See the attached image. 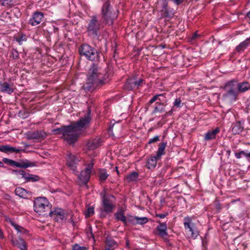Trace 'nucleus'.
Returning a JSON list of instances; mask_svg holds the SVG:
<instances>
[{"mask_svg":"<svg viewBox=\"0 0 250 250\" xmlns=\"http://www.w3.org/2000/svg\"><path fill=\"white\" fill-rule=\"evenodd\" d=\"M105 81V76H104L102 69L93 64L88 69L86 81L83 87L86 92L92 91L97 86L104 84Z\"/></svg>","mask_w":250,"mask_h":250,"instance_id":"2","label":"nucleus"},{"mask_svg":"<svg viewBox=\"0 0 250 250\" xmlns=\"http://www.w3.org/2000/svg\"><path fill=\"white\" fill-rule=\"evenodd\" d=\"M220 131L218 128H216L215 129L208 132L205 136V140L206 141H209L215 138V136L217 133Z\"/></svg>","mask_w":250,"mask_h":250,"instance_id":"25","label":"nucleus"},{"mask_svg":"<svg viewBox=\"0 0 250 250\" xmlns=\"http://www.w3.org/2000/svg\"><path fill=\"white\" fill-rule=\"evenodd\" d=\"M3 238V233L1 231V229H0V238L2 239Z\"/></svg>","mask_w":250,"mask_h":250,"instance_id":"53","label":"nucleus"},{"mask_svg":"<svg viewBox=\"0 0 250 250\" xmlns=\"http://www.w3.org/2000/svg\"><path fill=\"white\" fill-rule=\"evenodd\" d=\"M126 244V245H127V246H128V245H129V242H128V240H127Z\"/></svg>","mask_w":250,"mask_h":250,"instance_id":"57","label":"nucleus"},{"mask_svg":"<svg viewBox=\"0 0 250 250\" xmlns=\"http://www.w3.org/2000/svg\"><path fill=\"white\" fill-rule=\"evenodd\" d=\"M184 225L186 230L190 228L195 227L194 224L192 221V219L189 217H186L184 219Z\"/></svg>","mask_w":250,"mask_h":250,"instance_id":"28","label":"nucleus"},{"mask_svg":"<svg viewBox=\"0 0 250 250\" xmlns=\"http://www.w3.org/2000/svg\"><path fill=\"white\" fill-rule=\"evenodd\" d=\"M167 146V143H162L159 145L158 150L157 152L156 156L160 158L161 156L164 154V151Z\"/></svg>","mask_w":250,"mask_h":250,"instance_id":"30","label":"nucleus"},{"mask_svg":"<svg viewBox=\"0 0 250 250\" xmlns=\"http://www.w3.org/2000/svg\"><path fill=\"white\" fill-rule=\"evenodd\" d=\"M16 41L20 44H21L23 41H26V36L25 35H22L20 37L17 38Z\"/></svg>","mask_w":250,"mask_h":250,"instance_id":"46","label":"nucleus"},{"mask_svg":"<svg viewBox=\"0 0 250 250\" xmlns=\"http://www.w3.org/2000/svg\"><path fill=\"white\" fill-rule=\"evenodd\" d=\"M237 86L238 93L244 92L250 88V84L247 82L237 83Z\"/></svg>","mask_w":250,"mask_h":250,"instance_id":"23","label":"nucleus"},{"mask_svg":"<svg viewBox=\"0 0 250 250\" xmlns=\"http://www.w3.org/2000/svg\"><path fill=\"white\" fill-rule=\"evenodd\" d=\"M12 226L15 228V229L18 231V232L21 233L23 234H28V231L24 229L21 226H20L15 223H11Z\"/></svg>","mask_w":250,"mask_h":250,"instance_id":"29","label":"nucleus"},{"mask_svg":"<svg viewBox=\"0 0 250 250\" xmlns=\"http://www.w3.org/2000/svg\"><path fill=\"white\" fill-rule=\"evenodd\" d=\"M40 178L36 175L29 174L27 173L25 180L27 182H36L39 180Z\"/></svg>","mask_w":250,"mask_h":250,"instance_id":"33","label":"nucleus"},{"mask_svg":"<svg viewBox=\"0 0 250 250\" xmlns=\"http://www.w3.org/2000/svg\"><path fill=\"white\" fill-rule=\"evenodd\" d=\"M45 133L41 131H35L29 133L28 134V139H38L43 138L44 137Z\"/></svg>","mask_w":250,"mask_h":250,"instance_id":"21","label":"nucleus"},{"mask_svg":"<svg viewBox=\"0 0 250 250\" xmlns=\"http://www.w3.org/2000/svg\"><path fill=\"white\" fill-rule=\"evenodd\" d=\"M173 105L177 108L181 107L183 105V103L182 102V100L180 98H177L175 100Z\"/></svg>","mask_w":250,"mask_h":250,"instance_id":"42","label":"nucleus"},{"mask_svg":"<svg viewBox=\"0 0 250 250\" xmlns=\"http://www.w3.org/2000/svg\"><path fill=\"white\" fill-rule=\"evenodd\" d=\"M247 16L250 19V11L249 12H248L247 13Z\"/></svg>","mask_w":250,"mask_h":250,"instance_id":"55","label":"nucleus"},{"mask_svg":"<svg viewBox=\"0 0 250 250\" xmlns=\"http://www.w3.org/2000/svg\"><path fill=\"white\" fill-rule=\"evenodd\" d=\"M2 166H3L2 162L0 161V167H2Z\"/></svg>","mask_w":250,"mask_h":250,"instance_id":"56","label":"nucleus"},{"mask_svg":"<svg viewBox=\"0 0 250 250\" xmlns=\"http://www.w3.org/2000/svg\"><path fill=\"white\" fill-rule=\"evenodd\" d=\"M43 18V14L40 12H35L32 18L29 20V23L33 25L36 26L40 24Z\"/></svg>","mask_w":250,"mask_h":250,"instance_id":"13","label":"nucleus"},{"mask_svg":"<svg viewBox=\"0 0 250 250\" xmlns=\"http://www.w3.org/2000/svg\"><path fill=\"white\" fill-rule=\"evenodd\" d=\"M114 216L116 220L121 221L125 225H127L126 218L125 215V211L122 208H119Z\"/></svg>","mask_w":250,"mask_h":250,"instance_id":"19","label":"nucleus"},{"mask_svg":"<svg viewBox=\"0 0 250 250\" xmlns=\"http://www.w3.org/2000/svg\"><path fill=\"white\" fill-rule=\"evenodd\" d=\"M167 215V213L156 214V216L159 217L160 218L163 219Z\"/></svg>","mask_w":250,"mask_h":250,"instance_id":"49","label":"nucleus"},{"mask_svg":"<svg viewBox=\"0 0 250 250\" xmlns=\"http://www.w3.org/2000/svg\"><path fill=\"white\" fill-rule=\"evenodd\" d=\"M138 173L136 172L131 173L126 177V180L128 182L136 181L138 178Z\"/></svg>","mask_w":250,"mask_h":250,"instance_id":"34","label":"nucleus"},{"mask_svg":"<svg viewBox=\"0 0 250 250\" xmlns=\"http://www.w3.org/2000/svg\"><path fill=\"white\" fill-rule=\"evenodd\" d=\"M250 43V37L246 39L245 41L241 42L238 45H237L236 47V50L238 52L243 51L247 47Z\"/></svg>","mask_w":250,"mask_h":250,"instance_id":"26","label":"nucleus"},{"mask_svg":"<svg viewBox=\"0 0 250 250\" xmlns=\"http://www.w3.org/2000/svg\"><path fill=\"white\" fill-rule=\"evenodd\" d=\"M15 191L16 194L20 197H23L26 194V190L21 188H16Z\"/></svg>","mask_w":250,"mask_h":250,"instance_id":"38","label":"nucleus"},{"mask_svg":"<svg viewBox=\"0 0 250 250\" xmlns=\"http://www.w3.org/2000/svg\"><path fill=\"white\" fill-rule=\"evenodd\" d=\"M0 3L5 6L11 7L14 5V0H0Z\"/></svg>","mask_w":250,"mask_h":250,"instance_id":"40","label":"nucleus"},{"mask_svg":"<svg viewBox=\"0 0 250 250\" xmlns=\"http://www.w3.org/2000/svg\"><path fill=\"white\" fill-rule=\"evenodd\" d=\"M174 2L177 5H179L183 1V0H173Z\"/></svg>","mask_w":250,"mask_h":250,"instance_id":"51","label":"nucleus"},{"mask_svg":"<svg viewBox=\"0 0 250 250\" xmlns=\"http://www.w3.org/2000/svg\"><path fill=\"white\" fill-rule=\"evenodd\" d=\"M106 245L107 247L105 249L106 250H112L118 246L117 242L111 238H107L106 239Z\"/></svg>","mask_w":250,"mask_h":250,"instance_id":"27","label":"nucleus"},{"mask_svg":"<svg viewBox=\"0 0 250 250\" xmlns=\"http://www.w3.org/2000/svg\"><path fill=\"white\" fill-rule=\"evenodd\" d=\"M108 175L107 174L106 170L105 169L100 170L99 171V180L102 182L104 181L106 179Z\"/></svg>","mask_w":250,"mask_h":250,"instance_id":"39","label":"nucleus"},{"mask_svg":"<svg viewBox=\"0 0 250 250\" xmlns=\"http://www.w3.org/2000/svg\"><path fill=\"white\" fill-rule=\"evenodd\" d=\"M101 143V139L100 138H97L88 141L87 143V146L88 149L93 150L99 147Z\"/></svg>","mask_w":250,"mask_h":250,"instance_id":"16","label":"nucleus"},{"mask_svg":"<svg viewBox=\"0 0 250 250\" xmlns=\"http://www.w3.org/2000/svg\"><path fill=\"white\" fill-rule=\"evenodd\" d=\"M0 90L2 92L11 94L14 92L13 84H11L7 82L1 83L0 84Z\"/></svg>","mask_w":250,"mask_h":250,"instance_id":"15","label":"nucleus"},{"mask_svg":"<svg viewBox=\"0 0 250 250\" xmlns=\"http://www.w3.org/2000/svg\"><path fill=\"white\" fill-rule=\"evenodd\" d=\"M195 36H196V34H194V38L195 37Z\"/></svg>","mask_w":250,"mask_h":250,"instance_id":"59","label":"nucleus"},{"mask_svg":"<svg viewBox=\"0 0 250 250\" xmlns=\"http://www.w3.org/2000/svg\"><path fill=\"white\" fill-rule=\"evenodd\" d=\"M135 79L131 78L128 80L125 86L128 90H132L135 88Z\"/></svg>","mask_w":250,"mask_h":250,"instance_id":"37","label":"nucleus"},{"mask_svg":"<svg viewBox=\"0 0 250 250\" xmlns=\"http://www.w3.org/2000/svg\"><path fill=\"white\" fill-rule=\"evenodd\" d=\"M93 167V164L90 163L83 170L81 171L79 178L84 184H86L89 180Z\"/></svg>","mask_w":250,"mask_h":250,"instance_id":"10","label":"nucleus"},{"mask_svg":"<svg viewBox=\"0 0 250 250\" xmlns=\"http://www.w3.org/2000/svg\"><path fill=\"white\" fill-rule=\"evenodd\" d=\"M160 159L157 157V156H151L147 160L146 163V167L148 169H152L154 168L156 165L157 162V160Z\"/></svg>","mask_w":250,"mask_h":250,"instance_id":"22","label":"nucleus"},{"mask_svg":"<svg viewBox=\"0 0 250 250\" xmlns=\"http://www.w3.org/2000/svg\"><path fill=\"white\" fill-rule=\"evenodd\" d=\"M173 112V109H171L170 111H169L167 113L168 115H171Z\"/></svg>","mask_w":250,"mask_h":250,"instance_id":"54","label":"nucleus"},{"mask_svg":"<svg viewBox=\"0 0 250 250\" xmlns=\"http://www.w3.org/2000/svg\"><path fill=\"white\" fill-rule=\"evenodd\" d=\"M165 96V94H158V95H156L154 96H153L151 99L149 101V103L150 104H152L153 103H154V102H155L156 101L159 100V101H164V100H161L160 99V97H164Z\"/></svg>","mask_w":250,"mask_h":250,"instance_id":"41","label":"nucleus"},{"mask_svg":"<svg viewBox=\"0 0 250 250\" xmlns=\"http://www.w3.org/2000/svg\"><path fill=\"white\" fill-rule=\"evenodd\" d=\"M52 132L56 135H62L63 139L69 144H74L80 134L73 124L54 129Z\"/></svg>","mask_w":250,"mask_h":250,"instance_id":"3","label":"nucleus"},{"mask_svg":"<svg viewBox=\"0 0 250 250\" xmlns=\"http://www.w3.org/2000/svg\"><path fill=\"white\" fill-rule=\"evenodd\" d=\"M237 88V81L232 80L227 83L224 87L226 92L223 95L224 98L230 101H235L238 94Z\"/></svg>","mask_w":250,"mask_h":250,"instance_id":"4","label":"nucleus"},{"mask_svg":"<svg viewBox=\"0 0 250 250\" xmlns=\"http://www.w3.org/2000/svg\"><path fill=\"white\" fill-rule=\"evenodd\" d=\"M13 173L15 174L18 178H24V179L27 174V173L23 170H14Z\"/></svg>","mask_w":250,"mask_h":250,"instance_id":"36","label":"nucleus"},{"mask_svg":"<svg viewBox=\"0 0 250 250\" xmlns=\"http://www.w3.org/2000/svg\"><path fill=\"white\" fill-rule=\"evenodd\" d=\"M156 106L155 107V108L153 111V113H156L157 112H161L163 113L165 112V109L163 107L164 104L161 103H158L157 102L156 103Z\"/></svg>","mask_w":250,"mask_h":250,"instance_id":"35","label":"nucleus"},{"mask_svg":"<svg viewBox=\"0 0 250 250\" xmlns=\"http://www.w3.org/2000/svg\"><path fill=\"white\" fill-rule=\"evenodd\" d=\"M102 18L98 20L96 15L91 17L89 23L86 27L89 34L97 36L100 30L103 28V24L111 25L114 20L117 18L114 12L111 11L110 3L108 1L105 2L102 8Z\"/></svg>","mask_w":250,"mask_h":250,"instance_id":"1","label":"nucleus"},{"mask_svg":"<svg viewBox=\"0 0 250 250\" xmlns=\"http://www.w3.org/2000/svg\"><path fill=\"white\" fill-rule=\"evenodd\" d=\"M113 128V127L112 126L111 128H110V130H112Z\"/></svg>","mask_w":250,"mask_h":250,"instance_id":"58","label":"nucleus"},{"mask_svg":"<svg viewBox=\"0 0 250 250\" xmlns=\"http://www.w3.org/2000/svg\"><path fill=\"white\" fill-rule=\"evenodd\" d=\"M79 52L82 56H84L90 61L98 60L99 58L98 51L88 44L82 45L79 49Z\"/></svg>","mask_w":250,"mask_h":250,"instance_id":"6","label":"nucleus"},{"mask_svg":"<svg viewBox=\"0 0 250 250\" xmlns=\"http://www.w3.org/2000/svg\"><path fill=\"white\" fill-rule=\"evenodd\" d=\"M187 232H188L190 237L195 239L199 235V232L196 227L190 228L189 229L186 230Z\"/></svg>","mask_w":250,"mask_h":250,"instance_id":"31","label":"nucleus"},{"mask_svg":"<svg viewBox=\"0 0 250 250\" xmlns=\"http://www.w3.org/2000/svg\"><path fill=\"white\" fill-rule=\"evenodd\" d=\"M12 243L14 246L18 247L21 250H27L26 243L20 237L18 239L13 238Z\"/></svg>","mask_w":250,"mask_h":250,"instance_id":"14","label":"nucleus"},{"mask_svg":"<svg viewBox=\"0 0 250 250\" xmlns=\"http://www.w3.org/2000/svg\"><path fill=\"white\" fill-rule=\"evenodd\" d=\"M128 221L132 222L133 224L144 225L147 223L148 219L146 217H139L133 216L131 219L128 220Z\"/></svg>","mask_w":250,"mask_h":250,"instance_id":"18","label":"nucleus"},{"mask_svg":"<svg viewBox=\"0 0 250 250\" xmlns=\"http://www.w3.org/2000/svg\"><path fill=\"white\" fill-rule=\"evenodd\" d=\"M2 161L5 164L9 165L11 166L16 167H21L23 168H26L29 167H32L35 166L34 163L31 162L27 160H21L19 162H16L14 160L4 158L3 159Z\"/></svg>","mask_w":250,"mask_h":250,"instance_id":"9","label":"nucleus"},{"mask_svg":"<svg viewBox=\"0 0 250 250\" xmlns=\"http://www.w3.org/2000/svg\"><path fill=\"white\" fill-rule=\"evenodd\" d=\"M13 57L14 59H16L19 57L18 53L17 51L14 50L12 52Z\"/></svg>","mask_w":250,"mask_h":250,"instance_id":"50","label":"nucleus"},{"mask_svg":"<svg viewBox=\"0 0 250 250\" xmlns=\"http://www.w3.org/2000/svg\"><path fill=\"white\" fill-rule=\"evenodd\" d=\"M50 216L55 221L62 223L65 222L70 217L69 221L72 222V216L68 211L61 208H55L49 213Z\"/></svg>","mask_w":250,"mask_h":250,"instance_id":"5","label":"nucleus"},{"mask_svg":"<svg viewBox=\"0 0 250 250\" xmlns=\"http://www.w3.org/2000/svg\"><path fill=\"white\" fill-rule=\"evenodd\" d=\"M158 8H161V11L165 13H167V0H160L158 1Z\"/></svg>","mask_w":250,"mask_h":250,"instance_id":"32","label":"nucleus"},{"mask_svg":"<svg viewBox=\"0 0 250 250\" xmlns=\"http://www.w3.org/2000/svg\"><path fill=\"white\" fill-rule=\"evenodd\" d=\"M90 114L91 111L88 108L87 113L82 117L79 121L73 124L80 133H81L82 130L88 126L91 119Z\"/></svg>","mask_w":250,"mask_h":250,"instance_id":"8","label":"nucleus"},{"mask_svg":"<svg viewBox=\"0 0 250 250\" xmlns=\"http://www.w3.org/2000/svg\"><path fill=\"white\" fill-rule=\"evenodd\" d=\"M157 222L159 224L157 227L158 235L164 239H167V223H161L160 221H157Z\"/></svg>","mask_w":250,"mask_h":250,"instance_id":"12","label":"nucleus"},{"mask_svg":"<svg viewBox=\"0 0 250 250\" xmlns=\"http://www.w3.org/2000/svg\"><path fill=\"white\" fill-rule=\"evenodd\" d=\"M143 80L142 79H139L138 81L135 80V87L138 88L139 86H140L141 84V83H143Z\"/></svg>","mask_w":250,"mask_h":250,"instance_id":"48","label":"nucleus"},{"mask_svg":"<svg viewBox=\"0 0 250 250\" xmlns=\"http://www.w3.org/2000/svg\"><path fill=\"white\" fill-rule=\"evenodd\" d=\"M73 250H87V248L85 247H81L78 244H75L73 247Z\"/></svg>","mask_w":250,"mask_h":250,"instance_id":"44","label":"nucleus"},{"mask_svg":"<svg viewBox=\"0 0 250 250\" xmlns=\"http://www.w3.org/2000/svg\"><path fill=\"white\" fill-rule=\"evenodd\" d=\"M94 213V208L93 207L88 208L86 212L85 213L86 217H89L92 215Z\"/></svg>","mask_w":250,"mask_h":250,"instance_id":"43","label":"nucleus"},{"mask_svg":"<svg viewBox=\"0 0 250 250\" xmlns=\"http://www.w3.org/2000/svg\"><path fill=\"white\" fill-rule=\"evenodd\" d=\"M79 161V159L74 155L69 153L67 155L66 164L69 168L73 171H76L77 165Z\"/></svg>","mask_w":250,"mask_h":250,"instance_id":"11","label":"nucleus"},{"mask_svg":"<svg viewBox=\"0 0 250 250\" xmlns=\"http://www.w3.org/2000/svg\"><path fill=\"white\" fill-rule=\"evenodd\" d=\"M244 129L243 125L240 122H236L232 126L231 131L233 134H238Z\"/></svg>","mask_w":250,"mask_h":250,"instance_id":"24","label":"nucleus"},{"mask_svg":"<svg viewBox=\"0 0 250 250\" xmlns=\"http://www.w3.org/2000/svg\"><path fill=\"white\" fill-rule=\"evenodd\" d=\"M0 151L4 153H11L13 152L19 153L21 150L9 146L2 145L0 146Z\"/></svg>","mask_w":250,"mask_h":250,"instance_id":"20","label":"nucleus"},{"mask_svg":"<svg viewBox=\"0 0 250 250\" xmlns=\"http://www.w3.org/2000/svg\"><path fill=\"white\" fill-rule=\"evenodd\" d=\"M103 205L104 210L106 212H110L112 211L113 208V204L106 196H104L103 198Z\"/></svg>","mask_w":250,"mask_h":250,"instance_id":"17","label":"nucleus"},{"mask_svg":"<svg viewBox=\"0 0 250 250\" xmlns=\"http://www.w3.org/2000/svg\"><path fill=\"white\" fill-rule=\"evenodd\" d=\"M235 156L238 159H240L242 157V154H240V151L238 152V153H236L235 154Z\"/></svg>","mask_w":250,"mask_h":250,"instance_id":"52","label":"nucleus"},{"mask_svg":"<svg viewBox=\"0 0 250 250\" xmlns=\"http://www.w3.org/2000/svg\"><path fill=\"white\" fill-rule=\"evenodd\" d=\"M240 154H242V156H245L246 158H250V151H249L248 150H242L240 151Z\"/></svg>","mask_w":250,"mask_h":250,"instance_id":"45","label":"nucleus"},{"mask_svg":"<svg viewBox=\"0 0 250 250\" xmlns=\"http://www.w3.org/2000/svg\"><path fill=\"white\" fill-rule=\"evenodd\" d=\"M34 210L41 214L49 209V203L45 197H38L35 199L34 202Z\"/></svg>","mask_w":250,"mask_h":250,"instance_id":"7","label":"nucleus"},{"mask_svg":"<svg viewBox=\"0 0 250 250\" xmlns=\"http://www.w3.org/2000/svg\"><path fill=\"white\" fill-rule=\"evenodd\" d=\"M159 140V137L158 136H156L154 137L153 138L149 139V140L148 141V144L154 143L157 142Z\"/></svg>","mask_w":250,"mask_h":250,"instance_id":"47","label":"nucleus"}]
</instances>
